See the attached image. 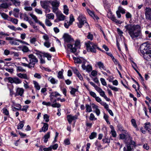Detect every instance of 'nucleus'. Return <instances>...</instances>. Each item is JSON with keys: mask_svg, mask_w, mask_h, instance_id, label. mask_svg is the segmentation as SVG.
I'll use <instances>...</instances> for the list:
<instances>
[{"mask_svg": "<svg viewBox=\"0 0 151 151\" xmlns=\"http://www.w3.org/2000/svg\"><path fill=\"white\" fill-rule=\"evenodd\" d=\"M125 32L129 34L132 39H134L142 35L141 27L139 25L127 24L124 26Z\"/></svg>", "mask_w": 151, "mask_h": 151, "instance_id": "obj_1", "label": "nucleus"}, {"mask_svg": "<svg viewBox=\"0 0 151 151\" xmlns=\"http://www.w3.org/2000/svg\"><path fill=\"white\" fill-rule=\"evenodd\" d=\"M151 43L145 42L142 44L140 47V50L141 53L143 55L151 50Z\"/></svg>", "mask_w": 151, "mask_h": 151, "instance_id": "obj_2", "label": "nucleus"}, {"mask_svg": "<svg viewBox=\"0 0 151 151\" xmlns=\"http://www.w3.org/2000/svg\"><path fill=\"white\" fill-rule=\"evenodd\" d=\"M78 22L77 23L78 26L79 28H81L83 25L85 24L86 27H89L88 24L87 23L85 17L82 14H80L78 18Z\"/></svg>", "mask_w": 151, "mask_h": 151, "instance_id": "obj_3", "label": "nucleus"}, {"mask_svg": "<svg viewBox=\"0 0 151 151\" xmlns=\"http://www.w3.org/2000/svg\"><path fill=\"white\" fill-rule=\"evenodd\" d=\"M87 49L88 51L91 52H92L96 53V49L100 50V48L97 46V45L90 41L86 44Z\"/></svg>", "mask_w": 151, "mask_h": 151, "instance_id": "obj_4", "label": "nucleus"}, {"mask_svg": "<svg viewBox=\"0 0 151 151\" xmlns=\"http://www.w3.org/2000/svg\"><path fill=\"white\" fill-rule=\"evenodd\" d=\"M6 81H7L8 83H15L18 84L21 83L22 81L17 77H9L6 78L4 79Z\"/></svg>", "mask_w": 151, "mask_h": 151, "instance_id": "obj_5", "label": "nucleus"}, {"mask_svg": "<svg viewBox=\"0 0 151 151\" xmlns=\"http://www.w3.org/2000/svg\"><path fill=\"white\" fill-rule=\"evenodd\" d=\"M28 57L29 59V64L32 68H34L35 65L38 62V60L33 54H31L28 55Z\"/></svg>", "mask_w": 151, "mask_h": 151, "instance_id": "obj_6", "label": "nucleus"}, {"mask_svg": "<svg viewBox=\"0 0 151 151\" xmlns=\"http://www.w3.org/2000/svg\"><path fill=\"white\" fill-rule=\"evenodd\" d=\"M129 137L130 142H128L127 144V149L125 147H124L123 149L124 151H132L133 148V146L135 145V142L132 141V137Z\"/></svg>", "mask_w": 151, "mask_h": 151, "instance_id": "obj_7", "label": "nucleus"}, {"mask_svg": "<svg viewBox=\"0 0 151 151\" xmlns=\"http://www.w3.org/2000/svg\"><path fill=\"white\" fill-rule=\"evenodd\" d=\"M79 44L78 42H76L74 45L68 44L67 46L68 48L70 49L71 52L73 53L75 52L76 50V47L78 46Z\"/></svg>", "mask_w": 151, "mask_h": 151, "instance_id": "obj_8", "label": "nucleus"}, {"mask_svg": "<svg viewBox=\"0 0 151 151\" xmlns=\"http://www.w3.org/2000/svg\"><path fill=\"white\" fill-rule=\"evenodd\" d=\"M145 12L146 19L151 20V9L146 7L145 9Z\"/></svg>", "mask_w": 151, "mask_h": 151, "instance_id": "obj_9", "label": "nucleus"}, {"mask_svg": "<svg viewBox=\"0 0 151 151\" xmlns=\"http://www.w3.org/2000/svg\"><path fill=\"white\" fill-rule=\"evenodd\" d=\"M30 16L32 17V18L34 20L35 23H38L40 25L42 26L43 28L45 29V27L44 25V24H43L42 22L38 20L37 17L35 15H34L32 14H29Z\"/></svg>", "mask_w": 151, "mask_h": 151, "instance_id": "obj_10", "label": "nucleus"}, {"mask_svg": "<svg viewBox=\"0 0 151 151\" xmlns=\"http://www.w3.org/2000/svg\"><path fill=\"white\" fill-rule=\"evenodd\" d=\"M78 117V116L77 115H75L74 116H72L71 115H67V117L68 121L70 124L73 121L77 119Z\"/></svg>", "mask_w": 151, "mask_h": 151, "instance_id": "obj_11", "label": "nucleus"}, {"mask_svg": "<svg viewBox=\"0 0 151 151\" xmlns=\"http://www.w3.org/2000/svg\"><path fill=\"white\" fill-rule=\"evenodd\" d=\"M64 40L67 42L73 41V40L70 35L68 34H65L63 36Z\"/></svg>", "mask_w": 151, "mask_h": 151, "instance_id": "obj_12", "label": "nucleus"}, {"mask_svg": "<svg viewBox=\"0 0 151 151\" xmlns=\"http://www.w3.org/2000/svg\"><path fill=\"white\" fill-rule=\"evenodd\" d=\"M81 67L83 70H86L88 72H90L92 70V66L89 65L86 66L85 62H83Z\"/></svg>", "mask_w": 151, "mask_h": 151, "instance_id": "obj_13", "label": "nucleus"}, {"mask_svg": "<svg viewBox=\"0 0 151 151\" xmlns=\"http://www.w3.org/2000/svg\"><path fill=\"white\" fill-rule=\"evenodd\" d=\"M42 123L44 124V125L42 128L41 129L40 131L39 132H45L47 131L48 129V124L47 123Z\"/></svg>", "mask_w": 151, "mask_h": 151, "instance_id": "obj_14", "label": "nucleus"}, {"mask_svg": "<svg viewBox=\"0 0 151 151\" xmlns=\"http://www.w3.org/2000/svg\"><path fill=\"white\" fill-rule=\"evenodd\" d=\"M143 57L146 60H149V59L151 58V50L143 55Z\"/></svg>", "mask_w": 151, "mask_h": 151, "instance_id": "obj_15", "label": "nucleus"}, {"mask_svg": "<svg viewBox=\"0 0 151 151\" xmlns=\"http://www.w3.org/2000/svg\"><path fill=\"white\" fill-rule=\"evenodd\" d=\"M145 128L150 134H151V126L150 122H147L145 124Z\"/></svg>", "mask_w": 151, "mask_h": 151, "instance_id": "obj_16", "label": "nucleus"}, {"mask_svg": "<svg viewBox=\"0 0 151 151\" xmlns=\"http://www.w3.org/2000/svg\"><path fill=\"white\" fill-rule=\"evenodd\" d=\"M20 10L18 8H14L13 10V14L15 17L18 18L19 17V13Z\"/></svg>", "mask_w": 151, "mask_h": 151, "instance_id": "obj_17", "label": "nucleus"}, {"mask_svg": "<svg viewBox=\"0 0 151 151\" xmlns=\"http://www.w3.org/2000/svg\"><path fill=\"white\" fill-rule=\"evenodd\" d=\"M50 132H48L47 133V134H45L44 136L43 137V139H44V142L46 143L48 141V139L50 138Z\"/></svg>", "mask_w": 151, "mask_h": 151, "instance_id": "obj_18", "label": "nucleus"}, {"mask_svg": "<svg viewBox=\"0 0 151 151\" xmlns=\"http://www.w3.org/2000/svg\"><path fill=\"white\" fill-rule=\"evenodd\" d=\"M57 15L59 21H63L65 19V17L62 13H58Z\"/></svg>", "mask_w": 151, "mask_h": 151, "instance_id": "obj_19", "label": "nucleus"}, {"mask_svg": "<svg viewBox=\"0 0 151 151\" xmlns=\"http://www.w3.org/2000/svg\"><path fill=\"white\" fill-rule=\"evenodd\" d=\"M24 90L22 88H18L17 89L16 93L17 95L22 96L24 93Z\"/></svg>", "mask_w": 151, "mask_h": 151, "instance_id": "obj_20", "label": "nucleus"}, {"mask_svg": "<svg viewBox=\"0 0 151 151\" xmlns=\"http://www.w3.org/2000/svg\"><path fill=\"white\" fill-rule=\"evenodd\" d=\"M17 76L21 78H23L27 80H28L29 79V78L27 77L26 74L19 73L17 74Z\"/></svg>", "mask_w": 151, "mask_h": 151, "instance_id": "obj_21", "label": "nucleus"}, {"mask_svg": "<svg viewBox=\"0 0 151 151\" xmlns=\"http://www.w3.org/2000/svg\"><path fill=\"white\" fill-rule=\"evenodd\" d=\"M10 1L16 6L19 7L20 6L21 2L19 0H10Z\"/></svg>", "mask_w": 151, "mask_h": 151, "instance_id": "obj_22", "label": "nucleus"}, {"mask_svg": "<svg viewBox=\"0 0 151 151\" xmlns=\"http://www.w3.org/2000/svg\"><path fill=\"white\" fill-rule=\"evenodd\" d=\"M48 80L51 83L54 84H57L58 82V80H56L55 78L51 76L48 78Z\"/></svg>", "mask_w": 151, "mask_h": 151, "instance_id": "obj_23", "label": "nucleus"}, {"mask_svg": "<svg viewBox=\"0 0 151 151\" xmlns=\"http://www.w3.org/2000/svg\"><path fill=\"white\" fill-rule=\"evenodd\" d=\"M97 65L99 68L101 69H103L104 70H106L105 67L104 65V64L101 61H99L97 63Z\"/></svg>", "mask_w": 151, "mask_h": 151, "instance_id": "obj_24", "label": "nucleus"}, {"mask_svg": "<svg viewBox=\"0 0 151 151\" xmlns=\"http://www.w3.org/2000/svg\"><path fill=\"white\" fill-rule=\"evenodd\" d=\"M51 4L52 7H58L60 2L57 0H54L51 2Z\"/></svg>", "mask_w": 151, "mask_h": 151, "instance_id": "obj_25", "label": "nucleus"}, {"mask_svg": "<svg viewBox=\"0 0 151 151\" xmlns=\"http://www.w3.org/2000/svg\"><path fill=\"white\" fill-rule=\"evenodd\" d=\"M40 3L42 7L44 9H47V1H41Z\"/></svg>", "mask_w": 151, "mask_h": 151, "instance_id": "obj_26", "label": "nucleus"}, {"mask_svg": "<svg viewBox=\"0 0 151 151\" xmlns=\"http://www.w3.org/2000/svg\"><path fill=\"white\" fill-rule=\"evenodd\" d=\"M63 70L62 69L60 71L58 72L57 77L59 79H64V77L63 75Z\"/></svg>", "mask_w": 151, "mask_h": 151, "instance_id": "obj_27", "label": "nucleus"}, {"mask_svg": "<svg viewBox=\"0 0 151 151\" xmlns=\"http://www.w3.org/2000/svg\"><path fill=\"white\" fill-rule=\"evenodd\" d=\"M129 135L130 136V137H130V136L129 135V134H127V135H125L124 134H120V135H119V136H120V138L121 139H125V138L126 139H127V138L128 137L129 139H128V142H127V143H128V142H130V139H129Z\"/></svg>", "mask_w": 151, "mask_h": 151, "instance_id": "obj_28", "label": "nucleus"}, {"mask_svg": "<svg viewBox=\"0 0 151 151\" xmlns=\"http://www.w3.org/2000/svg\"><path fill=\"white\" fill-rule=\"evenodd\" d=\"M70 94L73 95V96H75V93L76 92L78 91V88H75L72 87H71L70 88Z\"/></svg>", "mask_w": 151, "mask_h": 151, "instance_id": "obj_29", "label": "nucleus"}, {"mask_svg": "<svg viewBox=\"0 0 151 151\" xmlns=\"http://www.w3.org/2000/svg\"><path fill=\"white\" fill-rule=\"evenodd\" d=\"M25 123L24 121H20L18 125V129H22L24 127V124Z\"/></svg>", "mask_w": 151, "mask_h": 151, "instance_id": "obj_30", "label": "nucleus"}, {"mask_svg": "<svg viewBox=\"0 0 151 151\" xmlns=\"http://www.w3.org/2000/svg\"><path fill=\"white\" fill-rule=\"evenodd\" d=\"M9 20L12 22V23L16 24H17L18 21V20L17 19L11 17L9 18Z\"/></svg>", "mask_w": 151, "mask_h": 151, "instance_id": "obj_31", "label": "nucleus"}, {"mask_svg": "<svg viewBox=\"0 0 151 151\" xmlns=\"http://www.w3.org/2000/svg\"><path fill=\"white\" fill-rule=\"evenodd\" d=\"M64 13L66 15L68 14L69 9L67 5H65L63 6Z\"/></svg>", "mask_w": 151, "mask_h": 151, "instance_id": "obj_32", "label": "nucleus"}, {"mask_svg": "<svg viewBox=\"0 0 151 151\" xmlns=\"http://www.w3.org/2000/svg\"><path fill=\"white\" fill-rule=\"evenodd\" d=\"M35 88L38 90H40V87L38 83L35 81H33Z\"/></svg>", "mask_w": 151, "mask_h": 151, "instance_id": "obj_33", "label": "nucleus"}, {"mask_svg": "<svg viewBox=\"0 0 151 151\" xmlns=\"http://www.w3.org/2000/svg\"><path fill=\"white\" fill-rule=\"evenodd\" d=\"M136 72L138 74L139 76V77L140 78L142 84L143 86L146 88V86L144 83V79H143V77L142 76L141 74L139 73L138 72V70H137V71H136Z\"/></svg>", "mask_w": 151, "mask_h": 151, "instance_id": "obj_34", "label": "nucleus"}, {"mask_svg": "<svg viewBox=\"0 0 151 151\" xmlns=\"http://www.w3.org/2000/svg\"><path fill=\"white\" fill-rule=\"evenodd\" d=\"M9 7V5L6 3H3L0 4V9L2 8L6 9Z\"/></svg>", "mask_w": 151, "mask_h": 151, "instance_id": "obj_35", "label": "nucleus"}, {"mask_svg": "<svg viewBox=\"0 0 151 151\" xmlns=\"http://www.w3.org/2000/svg\"><path fill=\"white\" fill-rule=\"evenodd\" d=\"M97 136V133L95 132H93L91 133L89 136V138L91 139H92L96 137Z\"/></svg>", "mask_w": 151, "mask_h": 151, "instance_id": "obj_36", "label": "nucleus"}, {"mask_svg": "<svg viewBox=\"0 0 151 151\" xmlns=\"http://www.w3.org/2000/svg\"><path fill=\"white\" fill-rule=\"evenodd\" d=\"M111 20L113 22H115L116 23L120 24V21H119L116 19V17L114 15H112L111 17Z\"/></svg>", "mask_w": 151, "mask_h": 151, "instance_id": "obj_37", "label": "nucleus"}, {"mask_svg": "<svg viewBox=\"0 0 151 151\" xmlns=\"http://www.w3.org/2000/svg\"><path fill=\"white\" fill-rule=\"evenodd\" d=\"M108 86L112 90L114 91H118L119 89V88H118L117 87L113 86L110 85H108Z\"/></svg>", "mask_w": 151, "mask_h": 151, "instance_id": "obj_38", "label": "nucleus"}, {"mask_svg": "<svg viewBox=\"0 0 151 151\" xmlns=\"http://www.w3.org/2000/svg\"><path fill=\"white\" fill-rule=\"evenodd\" d=\"M17 72H24L26 71V70L23 69L22 67L21 66H17Z\"/></svg>", "mask_w": 151, "mask_h": 151, "instance_id": "obj_39", "label": "nucleus"}, {"mask_svg": "<svg viewBox=\"0 0 151 151\" xmlns=\"http://www.w3.org/2000/svg\"><path fill=\"white\" fill-rule=\"evenodd\" d=\"M22 50L24 52H27L29 51L28 48L26 46H23L22 47Z\"/></svg>", "mask_w": 151, "mask_h": 151, "instance_id": "obj_40", "label": "nucleus"}, {"mask_svg": "<svg viewBox=\"0 0 151 151\" xmlns=\"http://www.w3.org/2000/svg\"><path fill=\"white\" fill-rule=\"evenodd\" d=\"M86 112H91L92 111L91 106L88 104H86Z\"/></svg>", "mask_w": 151, "mask_h": 151, "instance_id": "obj_41", "label": "nucleus"}, {"mask_svg": "<svg viewBox=\"0 0 151 151\" xmlns=\"http://www.w3.org/2000/svg\"><path fill=\"white\" fill-rule=\"evenodd\" d=\"M46 17L48 19H53L54 17V15L52 13H50L47 14L46 16Z\"/></svg>", "mask_w": 151, "mask_h": 151, "instance_id": "obj_42", "label": "nucleus"}, {"mask_svg": "<svg viewBox=\"0 0 151 151\" xmlns=\"http://www.w3.org/2000/svg\"><path fill=\"white\" fill-rule=\"evenodd\" d=\"M44 57L47 58L48 60H50L51 59V56L49 54L45 53L44 54Z\"/></svg>", "mask_w": 151, "mask_h": 151, "instance_id": "obj_43", "label": "nucleus"}, {"mask_svg": "<svg viewBox=\"0 0 151 151\" xmlns=\"http://www.w3.org/2000/svg\"><path fill=\"white\" fill-rule=\"evenodd\" d=\"M75 19L72 14H71L70 16V20L68 22L70 23V24H72L73 22L74 21Z\"/></svg>", "mask_w": 151, "mask_h": 151, "instance_id": "obj_44", "label": "nucleus"}, {"mask_svg": "<svg viewBox=\"0 0 151 151\" xmlns=\"http://www.w3.org/2000/svg\"><path fill=\"white\" fill-rule=\"evenodd\" d=\"M100 104L102 106H104L105 108L107 110V109H109V106L108 105L106 104V103L104 102H100Z\"/></svg>", "mask_w": 151, "mask_h": 151, "instance_id": "obj_45", "label": "nucleus"}, {"mask_svg": "<svg viewBox=\"0 0 151 151\" xmlns=\"http://www.w3.org/2000/svg\"><path fill=\"white\" fill-rule=\"evenodd\" d=\"M44 45L47 48H49L51 46V43L49 41H46L44 43Z\"/></svg>", "mask_w": 151, "mask_h": 151, "instance_id": "obj_46", "label": "nucleus"}, {"mask_svg": "<svg viewBox=\"0 0 151 151\" xmlns=\"http://www.w3.org/2000/svg\"><path fill=\"white\" fill-rule=\"evenodd\" d=\"M0 14L1 15L2 17L5 19H7L8 17V15L5 13L0 12Z\"/></svg>", "mask_w": 151, "mask_h": 151, "instance_id": "obj_47", "label": "nucleus"}, {"mask_svg": "<svg viewBox=\"0 0 151 151\" xmlns=\"http://www.w3.org/2000/svg\"><path fill=\"white\" fill-rule=\"evenodd\" d=\"M43 118L45 120V122H47L49 120V116L47 114H45L44 115Z\"/></svg>", "mask_w": 151, "mask_h": 151, "instance_id": "obj_48", "label": "nucleus"}, {"mask_svg": "<svg viewBox=\"0 0 151 151\" xmlns=\"http://www.w3.org/2000/svg\"><path fill=\"white\" fill-rule=\"evenodd\" d=\"M45 23L46 25L48 26H50L52 25V23L47 19H45Z\"/></svg>", "mask_w": 151, "mask_h": 151, "instance_id": "obj_49", "label": "nucleus"}, {"mask_svg": "<svg viewBox=\"0 0 151 151\" xmlns=\"http://www.w3.org/2000/svg\"><path fill=\"white\" fill-rule=\"evenodd\" d=\"M88 35L87 36V38L88 39H90L91 40H92L93 38V35L91 34L90 32H88Z\"/></svg>", "mask_w": 151, "mask_h": 151, "instance_id": "obj_50", "label": "nucleus"}, {"mask_svg": "<svg viewBox=\"0 0 151 151\" xmlns=\"http://www.w3.org/2000/svg\"><path fill=\"white\" fill-rule=\"evenodd\" d=\"M87 11L88 14L92 17H93V16H94V12L91 11L89 9H87Z\"/></svg>", "mask_w": 151, "mask_h": 151, "instance_id": "obj_51", "label": "nucleus"}, {"mask_svg": "<svg viewBox=\"0 0 151 151\" xmlns=\"http://www.w3.org/2000/svg\"><path fill=\"white\" fill-rule=\"evenodd\" d=\"M73 59L75 60L76 63H82L81 60L78 58L73 57Z\"/></svg>", "mask_w": 151, "mask_h": 151, "instance_id": "obj_52", "label": "nucleus"}, {"mask_svg": "<svg viewBox=\"0 0 151 151\" xmlns=\"http://www.w3.org/2000/svg\"><path fill=\"white\" fill-rule=\"evenodd\" d=\"M29 107V106H28L25 105L23 106V108L21 110L22 111H24L25 112H26Z\"/></svg>", "mask_w": 151, "mask_h": 151, "instance_id": "obj_53", "label": "nucleus"}, {"mask_svg": "<svg viewBox=\"0 0 151 151\" xmlns=\"http://www.w3.org/2000/svg\"><path fill=\"white\" fill-rule=\"evenodd\" d=\"M51 106L53 107L59 108L60 107L61 105L59 103H55L52 104Z\"/></svg>", "mask_w": 151, "mask_h": 151, "instance_id": "obj_54", "label": "nucleus"}, {"mask_svg": "<svg viewBox=\"0 0 151 151\" xmlns=\"http://www.w3.org/2000/svg\"><path fill=\"white\" fill-rule=\"evenodd\" d=\"M71 68L74 73L76 74V76L80 73L78 70L76 68Z\"/></svg>", "mask_w": 151, "mask_h": 151, "instance_id": "obj_55", "label": "nucleus"}, {"mask_svg": "<svg viewBox=\"0 0 151 151\" xmlns=\"http://www.w3.org/2000/svg\"><path fill=\"white\" fill-rule=\"evenodd\" d=\"M51 96H53L55 97H56L57 96H60V94L57 91H55L52 93Z\"/></svg>", "mask_w": 151, "mask_h": 151, "instance_id": "obj_56", "label": "nucleus"}, {"mask_svg": "<svg viewBox=\"0 0 151 151\" xmlns=\"http://www.w3.org/2000/svg\"><path fill=\"white\" fill-rule=\"evenodd\" d=\"M118 10L120 12L123 14H124L125 13V10L120 6L119 7Z\"/></svg>", "mask_w": 151, "mask_h": 151, "instance_id": "obj_57", "label": "nucleus"}, {"mask_svg": "<svg viewBox=\"0 0 151 151\" xmlns=\"http://www.w3.org/2000/svg\"><path fill=\"white\" fill-rule=\"evenodd\" d=\"M100 80L101 82V83L104 86H106L107 85L105 81V80L103 78H100Z\"/></svg>", "mask_w": 151, "mask_h": 151, "instance_id": "obj_58", "label": "nucleus"}, {"mask_svg": "<svg viewBox=\"0 0 151 151\" xmlns=\"http://www.w3.org/2000/svg\"><path fill=\"white\" fill-rule=\"evenodd\" d=\"M21 65H23V66H24V67H27L29 68H32L31 66H30V65L29 64H29H26L25 63H21Z\"/></svg>", "mask_w": 151, "mask_h": 151, "instance_id": "obj_59", "label": "nucleus"}, {"mask_svg": "<svg viewBox=\"0 0 151 151\" xmlns=\"http://www.w3.org/2000/svg\"><path fill=\"white\" fill-rule=\"evenodd\" d=\"M58 7H52L53 12L57 14H58L57 12L58 10Z\"/></svg>", "mask_w": 151, "mask_h": 151, "instance_id": "obj_60", "label": "nucleus"}, {"mask_svg": "<svg viewBox=\"0 0 151 151\" xmlns=\"http://www.w3.org/2000/svg\"><path fill=\"white\" fill-rule=\"evenodd\" d=\"M39 58L40 59V63L43 64L45 63V60L42 58V55H40Z\"/></svg>", "mask_w": 151, "mask_h": 151, "instance_id": "obj_61", "label": "nucleus"}, {"mask_svg": "<svg viewBox=\"0 0 151 151\" xmlns=\"http://www.w3.org/2000/svg\"><path fill=\"white\" fill-rule=\"evenodd\" d=\"M102 140L104 143H109L110 141L109 139L106 138H104Z\"/></svg>", "mask_w": 151, "mask_h": 151, "instance_id": "obj_62", "label": "nucleus"}, {"mask_svg": "<svg viewBox=\"0 0 151 151\" xmlns=\"http://www.w3.org/2000/svg\"><path fill=\"white\" fill-rule=\"evenodd\" d=\"M3 113L6 115H8L9 114V112L7 109L6 108L3 109Z\"/></svg>", "mask_w": 151, "mask_h": 151, "instance_id": "obj_63", "label": "nucleus"}, {"mask_svg": "<svg viewBox=\"0 0 151 151\" xmlns=\"http://www.w3.org/2000/svg\"><path fill=\"white\" fill-rule=\"evenodd\" d=\"M34 77L39 79H40L41 78V76L40 74L38 73H35L34 75Z\"/></svg>", "mask_w": 151, "mask_h": 151, "instance_id": "obj_64", "label": "nucleus"}]
</instances>
